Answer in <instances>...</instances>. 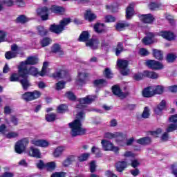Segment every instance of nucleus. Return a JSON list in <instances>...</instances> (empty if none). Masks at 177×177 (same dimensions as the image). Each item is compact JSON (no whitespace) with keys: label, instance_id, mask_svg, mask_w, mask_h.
Wrapping results in <instances>:
<instances>
[{"label":"nucleus","instance_id":"1","mask_svg":"<svg viewBox=\"0 0 177 177\" xmlns=\"http://www.w3.org/2000/svg\"><path fill=\"white\" fill-rule=\"evenodd\" d=\"M21 68H19V73L21 79L20 80V84L22 86V88L24 91H27L30 86H31V84H30V81L28 80V75H33L34 77H37V75H41V73L38 72V69L34 66L24 68L21 72Z\"/></svg>","mask_w":177,"mask_h":177},{"label":"nucleus","instance_id":"2","mask_svg":"<svg viewBox=\"0 0 177 177\" xmlns=\"http://www.w3.org/2000/svg\"><path fill=\"white\" fill-rule=\"evenodd\" d=\"M84 114L82 112L77 113L76 120L68 124L69 128L71 129V135L73 137L80 136V135H84L85 133V129L82 127L81 124L82 118H84Z\"/></svg>","mask_w":177,"mask_h":177},{"label":"nucleus","instance_id":"3","mask_svg":"<svg viewBox=\"0 0 177 177\" xmlns=\"http://www.w3.org/2000/svg\"><path fill=\"white\" fill-rule=\"evenodd\" d=\"M90 37L91 35H89V32H88V31H84L80 35L79 41L80 42H85L87 41L86 43V46L91 48V49H97V47L99 46V40L97 39H91L88 40Z\"/></svg>","mask_w":177,"mask_h":177},{"label":"nucleus","instance_id":"4","mask_svg":"<svg viewBox=\"0 0 177 177\" xmlns=\"http://www.w3.org/2000/svg\"><path fill=\"white\" fill-rule=\"evenodd\" d=\"M70 23H71V19L69 18H65L60 21L59 25H51L50 27V31H52V32H55V34H61L64 30V27L68 26V24H70Z\"/></svg>","mask_w":177,"mask_h":177},{"label":"nucleus","instance_id":"5","mask_svg":"<svg viewBox=\"0 0 177 177\" xmlns=\"http://www.w3.org/2000/svg\"><path fill=\"white\" fill-rule=\"evenodd\" d=\"M103 150L104 151H113L114 153H118L120 148L114 146V144L111 141L107 140H102L101 142Z\"/></svg>","mask_w":177,"mask_h":177},{"label":"nucleus","instance_id":"6","mask_svg":"<svg viewBox=\"0 0 177 177\" xmlns=\"http://www.w3.org/2000/svg\"><path fill=\"white\" fill-rule=\"evenodd\" d=\"M41 97V92L35 91L33 92H26L22 95V99L26 102H31Z\"/></svg>","mask_w":177,"mask_h":177},{"label":"nucleus","instance_id":"7","mask_svg":"<svg viewBox=\"0 0 177 177\" xmlns=\"http://www.w3.org/2000/svg\"><path fill=\"white\" fill-rule=\"evenodd\" d=\"M20 52V48L17 46L16 44H13L11 46V51H8L5 54V57L8 60H10V59H15V57H17L19 53Z\"/></svg>","mask_w":177,"mask_h":177},{"label":"nucleus","instance_id":"8","mask_svg":"<svg viewBox=\"0 0 177 177\" xmlns=\"http://www.w3.org/2000/svg\"><path fill=\"white\" fill-rule=\"evenodd\" d=\"M28 145V138H24L18 141L15 145V151L18 154H21L26 150V146Z\"/></svg>","mask_w":177,"mask_h":177},{"label":"nucleus","instance_id":"9","mask_svg":"<svg viewBox=\"0 0 177 177\" xmlns=\"http://www.w3.org/2000/svg\"><path fill=\"white\" fill-rule=\"evenodd\" d=\"M96 96L88 95L86 97L81 98L80 100V104L77 105V109H84L85 104H91L92 102H95Z\"/></svg>","mask_w":177,"mask_h":177},{"label":"nucleus","instance_id":"10","mask_svg":"<svg viewBox=\"0 0 177 177\" xmlns=\"http://www.w3.org/2000/svg\"><path fill=\"white\" fill-rule=\"evenodd\" d=\"M117 66L121 69L120 72L122 75H128L129 74V69H128V61L124 59H119L117 62Z\"/></svg>","mask_w":177,"mask_h":177},{"label":"nucleus","instance_id":"11","mask_svg":"<svg viewBox=\"0 0 177 177\" xmlns=\"http://www.w3.org/2000/svg\"><path fill=\"white\" fill-rule=\"evenodd\" d=\"M37 63H38V58L35 57H29L26 61L21 62L18 68H22L21 69V71L23 72V68L28 67V65L37 64Z\"/></svg>","mask_w":177,"mask_h":177},{"label":"nucleus","instance_id":"12","mask_svg":"<svg viewBox=\"0 0 177 177\" xmlns=\"http://www.w3.org/2000/svg\"><path fill=\"white\" fill-rule=\"evenodd\" d=\"M104 138L106 139H116V141L118 140L122 141L125 139L126 136L122 132H115V133H106L104 134Z\"/></svg>","mask_w":177,"mask_h":177},{"label":"nucleus","instance_id":"13","mask_svg":"<svg viewBox=\"0 0 177 177\" xmlns=\"http://www.w3.org/2000/svg\"><path fill=\"white\" fill-rule=\"evenodd\" d=\"M88 73H85V71H81L78 73V76L77 77L76 84L80 86L82 85H85L86 84V81H88Z\"/></svg>","mask_w":177,"mask_h":177},{"label":"nucleus","instance_id":"14","mask_svg":"<svg viewBox=\"0 0 177 177\" xmlns=\"http://www.w3.org/2000/svg\"><path fill=\"white\" fill-rule=\"evenodd\" d=\"M146 64L149 68L152 70H161V68H164V65L156 60L149 59L147 61Z\"/></svg>","mask_w":177,"mask_h":177},{"label":"nucleus","instance_id":"15","mask_svg":"<svg viewBox=\"0 0 177 177\" xmlns=\"http://www.w3.org/2000/svg\"><path fill=\"white\" fill-rule=\"evenodd\" d=\"M15 3H17L21 8L26 5L24 0H1V5H5L6 6H13Z\"/></svg>","mask_w":177,"mask_h":177},{"label":"nucleus","instance_id":"16","mask_svg":"<svg viewBox=\"0 0 177 177\" xmlns=\"http://www.w3.org/2000/svg\"><path fill=\"white\" fill-rule=\"evenodd\" d=\"M1 132L8 139H12V138H17V136H19V133L17 132L11 131L8 133V131L6 130V127L5 126V124H2L1 126Z\"/></svg>","mask_w":177,"mask_h":177},{"label":"nucleus","instance_id":"17","mask_svg":"<svg viewBox=\"0 0 177 177\" xmlns=\"http://www.w3.org/2000/svg\"><path fill=\"white\" fill-rule=\"evenodd\" d=\"M37 15L41 16V18L43 20H48L49 13H50V10H48L46 7L37 9Z\"/></svg>","mask_w":177,"mask_h":177},{"label":"nucleus","instance_id":"18","mask_svg":"<svg viewBox=\"0 0 177 177\" xmlns=\"http://www.w3.org/2000/svg\"><path fill=\"white\" fill-rule=\"evenodd\" d=\"M30 143L38 147H48L49 146V142L46 140L33 139L30 141Z\"/></svg>","mask_w":177,"mask_h":177},{"label":"nucleus","instance_id":"19","mask_svg":"<svg viewBox=\"0 0 177 177\" xmlns=\"http://www.w3.org/2000/svg\"><path fill=\"white\" fill-rule=\"evenodd\" d=\"M54 78L59 80V78H66L67 81H71L70 75L66 72V71H59L53 74Z\"/></svg>","mask_w":177,"mask_h":177},{"label":"nucleus","instance_id":"20","mask_svg":"<svg viewBox=\"0 0 177 177\" xmlns=\"http://www.w3.org/2000/svg\"><path fill=\"white\" fill-rule=\"evenodd\" d=\"M64 151H66V147L59 146L54 149V151L53 153V157H55V158H59V157L63 155V153H64Z\"/></svg>","mask_w":177,"mask_h":177},{"label":"nucleus","instance_id":"21","mask_svg":"<svg viewBox=\"0 0 177 177\" xmlns=\"http://www.w3.org/2000/svg\"><path fill=\"white\" fill-rule=\"evenodd\" d=\"M135 3H131L129 5L126 9V17L127 19H131L135 14Z\"/></svg>","mask_w":177,"mask_h":177},{"label":"nucleus","instance_id":"22","mask_svg":"<svg viewBox=\"0 0 177 177\" xmlns=\"http://www.w3.org/2000/svg\"><path fill=\"white\" fill-rule=\"evenodd\" d=\"M166 102L165 100H162L160 103L155 108L154 112L157 115H161L162 114V110L165 109Z\"/></svg>","mask_w":177,"mask_h":177},{"label":"nucleus","instance_id":"23","mask_svg":"<svg viewBox=\"0 0 177 177\" xmlns=\"http://www.w3.org/2000/svg\"><path fill=\"white\" fill-rule=\"evenodd\" d=\"M112 92L113 95H115V96H118V97H121L122 99H124V97H126L127 95L124 94V93L121 92V88H120V86L115 85L112 87Z\"/></svg>","mask_w":177,"mask_h":177},{"label":"nucleus","instance_id":"24","mask_svg":"<svg viewBox=\"0 0 177 177\" xmlns=\"http://www.w3.org/2000/svg\"><path fill=\"white\" fill-rule=\"evenodd\" d=\"M141 21L143 23H147L150 24L152 21H154V17L151 14L143 15L140 17Z\"/></svg>","mask_w":177,"mask_h":177},{"label":"nucleus","instance_id":"25","mask_svg":"<svg viewBox=\"0 0 177 177\" xmlns=\"http://www.w3.org/2000/svg\"><path fill=\"white\" fill-rule=\"evenodd\" d=\"M29 156L30 157H36V158H41V151H39V149L35 148L34 147H31L29 151H28Z\"/></svg>","mask_w":177,"mask_h":177},{"label":"nucleus","instance_id":"26","mask_svg":"<svg viewBox=\"0 0 177 177\" xmlns=\"http://www.w3.org/2000/svg\"><path fill=\"white\" fill-rule=\"evenodd\" d=\"M160 35L162 37V38H165V39H167V41H173V39H175V35L171 32H160Z\"/></svg>","mask_w":177,"mask_h":177},{"label":"nucleus","instance_id":"27","mask_svg":"<svg viewBox=\"0 0 177 177\" xmlns=\"http://www.w3.org/2000/svg\"><path fill=\"white\" fill-rule=\"evenodd\" d=\"M142 96H144V97H151L152 96H154L153 86L145 88L142 91Z\"/></svg>","mask_w":177,"mask_h":177},{"label":"nucleus","instance_id":"28","mask_svg":"<svg viewBox=\"0 0 177 177\" xmlns=\"http://www.w3.org/2000/svg\"><path fill=\"white\" fill-rule=\"evenodd\" d=\"M136 142L138 143V145H142V146L150 145V143H151V138L149 137H144L136 140Z\"/></svg>","mask_w":177,"mask_h":177},{"label":"nucleus","instance_id":"29","mask_svg":"<svg viewBox=\"0 0 177 177\" xmlns=\"http://www.w3.org/2000/svg\"><path fill=\"white\" fill-rule=\"evenodd\" d=\"M154 35L153 33L149 32L147 35V37H145L142 39V42L145 45H150V44H153V37Z\"/></svg>","mask_w":177,"mask_h":177},{"label":"nucleus","instance_id":"30","mask_svg":"<svg viewBox=\"0 0 177 177\" xmlns=\"http://www.w3.org/2000/svg\"><path fill=\"white\" fill-rule=\"evenodd\" d=\"M94 30L95 32L100 34L101 32H104L106 31V28L104 27V24H96L94 26Z\"/></svg>","mask_w":177,"mask_h":177},{"label":"nucleus","instance_id":"31","mask_svg":"<svg viewBox=\"0 0 177 177\" xmlns=\"http://www.w3.org/2000/svg\"><path fill=\"white\" fill-rule=\"evenodd\" d=\"M84 19L88 21H93L96 19V15L93 14L91 10L86 11L84 14Z\"/></svg>","mask_w":177,"mask_h":177},{"label":"nucleus","instance_id":"32","mask_svg":"<svg viewBox=\"0 0 177 177\" xmlns=\"http://www.w3.org/2000/svg\"><path fill=\"white\" fill-rule=\"evenodd\" d=\"M74 161H75V156H70L63 161L62 165L64 167H68V165H71L72 162H74Z\"/></svg>","mask_w":177,"mask_h":177},{"label":"nucleus","instance_id":"33","mask_svg":"<svg viewBox=\"0 0 177 177\" xmlns=\"http://www.w3.org/2000/svg\"><path fill=\"white\" fill-rule=\"evenodd\" d=\"M144 76L147 77L148 78H152L153 80H156V78H158V73L153 71H145Z\"/></svg>","mask_w":177,"mask_h":177},{"label":"nucleus","instance_id":"34","mask_svg":"<svg viewBox=\"0 0 177 177\" xmlns=\"http://www.w3.org/2000/svg\"><path fill=\"white\" fill-rule=\"evenodd\" d=\"M127 167H128V164L125 161L118 162L116 164V169L118 172H122Z\"/></svg>","mask_w":177,"mask_h":177},{"label":"nucleus","instance_id":"35","mask_svg":"<svg viewBox=\"0 0 177 177\" xmlns=\"http://www.w3.org/2000/svg\"><path fill=\"white\" fill-rule=\"evenodd\" d=\"M52 52H53V53H58V55H59V56H62V55H64V52L63 50H62V47H60V45L56 44H54L52 46Z\"/></svg>","mask_w":177,"mask_h":177},{"label":"nucleus","instance_id":"36","mask_svg":"<svg viewBox=\"0 0 177 177\" xmlns=\"http://www.w3.org/2000/svg\"><path fill=\"white\" fill-rule=\"evenodd\" d=\"M153 55L155 59H157L158 60H162L164 59V56L162 55V51L158 50V49H153Z\"/></svg>","mask_w":177,"mask_h":177},{"label":"nucleus","instance_id":"37","mask_svg":"<svg viewBox=\"0 0 177 177\" xmlns=\"http://www.w3.org/2000/svg\"><path fill=\"white\" fill-rule=\"evenodd\" d=\"M50 44H52V39L49 37H44L40 41V45H41L42 48L50 45Z\"/></svg>","mask_w":177,"mask_h":177},{"label":"nucleus","instance_id":"38","mask_svg":"<svg viewBox=\"0 0 177 177\" xmlns=\"http://www.w3.org/2000/svg\"><path fill=\"white\" fill-rule=\"evenodd\" d=\"M50 10L53 13L60 14V13H63V12H64V8H63L62 7L56 6H53L51 7V8L50 9Z\"/></svg>","mask_w":177,"mask_h":177},{"label":"nucleus","instance_id":"39","mask_svg":"<svg viewBox=\"0 0 177 177\" xmlns=\"http://www.w3.org/2000/svg\"><path fill=\"white\" fill-rule=\"evenodd\" d=\"M154 95H161L164 93V87L162 86H156L153 87Z\"/></svg>","mask_w":177,"mask_h":177},{"label":"nucleus","instance_id":"40","mask_svg":"<svg viewBox=\"0 0 177 177\" xmlns=\"http://www.w3.org/2000/svg\"><path fill=\"white\" fill-rule=\"evenodd\" d=\"M107 82L103 79L96 80L93 82L94 86L99 88L100 86H104Z\"/></svg>","mask_w":177,"mask_h":177},{"label":"nucleus","instance_id":"41","mask_svg":"<svg viewBox=\"0 0 177 177\" xmlns=\"http://www.w3.org/2000/svg\"><path fill=\"white\" fill-rule=\"evenodd\" d=\"M45 168L47 169V171L52 172V171H54V169L56 168V162H49L46 164Z\"/></svg>","mask_w":177,"mask_h":177},{"label":"nucleus","instance_id":"42","mask_svg":"<svg viewBox=\"0 0 177 177\" xmlns=\"http://www.w3.org/2000/svg\"><path fill=\"white\" fill-rule=\"evenodd\" d=\"M19 73V70H18ZM19 74V75H18ZM13 73L11 75L10 77V81L11 82H17L19 81L20 82V80H21V77H20V73Z\"/></svg>","mask_w":177,"mask_h":177},{"label":"nucleus","instance_id":"43","mask_svg":"<svg viewBox=\"0 0 177 177\" xmlns=\"http://www.w3.org/2000/svg\"><path fill=\"white\" fill-rule=\"evenodd\" d=\"M64 86H66V82L63 81H59L55 84L56 91H62V89H64Z\"/></svg>","mask_w":177,"mask_h":177},{"label":"nucleus","instance_id":"44","mask_svg":"<svg viewBox=\"0 0 177 177\" xmlns=\"http://www.w3.org/2000/svg\"><path fill=\"white\" fill-rule=\"evenodd\" d=\"M46 121H48V122H53V121H55V120H56V114L48 113L46 115Z\"/></svg>","mask_w":177,"mask_h":177},{"label":"nucleus","instance_id":"45","mask_svg":"<svg viewBox=\"0 0 177 177\" xmlns=\"http://www.w3.org/2000/svg\"><path fill=\"white\" fill-rule=\"evenodd\" d=\"M177 129V123H171L168 125L167 128V132H174V131H176Z\"/></svg>","mask_w":177,"mask_h":177},{"label":"nucleus","instance_id":"46","mask_svg":"<svg viewBox=\"0 0 177 177\" xmlns=\"http://www.w3.org/2000/svg\"><path fill=\"white\" fill-rule=\"evenodd\" d=\"M115 55L116 56H119L120 53L124 50V46L122 43H118L115 49Z\"/></svg>","mask_w":177,"mask_h":177},{"label":"nucleus","instance_id":"47","mask_svg":"<svg viewBox=\"0 0 177 177\" xmlns=\"http://www.w3.org/2000/svg\"><path fill=\"white\" fill-rule=\"evenodd\" d=\"M37 31L39 35H46L48 34V30L45 29L43 26H38Z\"/></svg>","mask_w":177,"mask_h":177},{"label":"nucleus","instance_id":"48","mask_svg":"<svg viewBox=\"0 0 177 177\" xmlns=\"http://www.w3.org/2000/svg\"><path fill=\"white\" fill-rule=\"evenodd\" d=\"M67 109L68 107L66 104H61L57 107V111L59 113H66V111H67Z\"/></svg>","mask_w":177,"mask_h":177},{"label":"nucleus","instance_id":"49","mask_svg":"<svg viewBox=\"0 0 177 177\" xmlns=\"http://www.w3.org/2000/svg\"><path fill=\"white\" fill-rule=\"evenodd\" d=\"M149 116H150V109H149L148 106L145 107L142 114V118H147Z\"/></svg>","mask_w":177,"mask_h":177},{"label":"nucleus","instance_id":"50","mask_svg":"<svg viewBox=\"0 0 177 177\" xmlns=\"http://www.w3.org/2000/svg\"><path fill=\"white\" fill-rule=\"evenodd\" d=\"M128 24L127 23H118L116 25V30H118V31H121L122 30H124V28H125V27H128Z\"/></svg>","mask_w":177,"mask_h":177},{"label":"nucleus","instance_id":"51","mask_svg":"<svg viewBox=\"0 0 177 177\" xmlns=\"http://www.w3.org/2000/svg\"><path fill=\"white\" fill-rule=\"evenodd\" d=\"M49 64L48 62H44L41 71L40 72V76L44 77L46 74V68H48Z\"/></svg>","mask_w":177,"mask_h":177},{"label":"nucleus","instance_id":"52","mask_svg":"<svg viewBox=\"0 0 177 177\" xmlns=\"http://www.w3.org/2000/svg\"><path fill=\"white\" fill-rule=\"evenodd\" d=\"M92 153H95L96 157H102V153H100V149L96 147H93L91 149Z\"/></svg>","mask_w":177,"mask_h":177},{"label":"nucleus","instance_id":"53","mask_svg":"<svg viewBox=\"0 0 177 177\" xmlns=\"http://www.w3.org/2000/svg\"><path fill=\"white\" fill-rule=\"evenodd\" d=\"M17 23L24 24L28 21V19H27V17H26L24 15H21L17 18Z\"/></svg>","mask_w":177,"mask_h":177},{"label":"nucleus","instance_id":"54","mask_svg":"<svg viewBox=\"0 0 177 177\" xmlns=\"http://www.w3.org/2000/svg\"><path fill=\"white\" fill-rule=\"evenodd\" d=\"M89 153H83L78 156V160L80 162L86 161L89 158Z\"/></svg>","mask_w":177,"mask_h":177},{"label":"nucleus","instance_id":"55","mask_svg":"<svg viewBox=\"0 0 177 177\" xmlns=\"http://www.w3.org/2000/svg\"><path fill=\"white\" fill-rule=\"evenodd\" d=\"M170 171H171V174H173L174 176H177V163H174L170 166Z\"/></svg>","mask_w":177,"mask_h":177},{"label":"nucleus","instance_id":"56","mask_svg":"<svg viewBox=\"0 0 177 177\" xmlns=\"http://www.w3.org/2000/svg\"><path fill=\"white\" fill-rule=\"evenodd\" d=\"M149 9H151V10H156V9H158V8H161V4H158V3H151L149 5Z\"/></svg>","mask_w":177,"mask_h":177},{"label":"nucleus","instance_id":"57","mask_svg":"<svg viewBox=\"0 0 177 177\" xmlns=\"http://www.w3.org/2000/svg\"><path fill=\"white\" fill-rule=\"evenodd\" d=\"M106 23H114L115 21V17L111 15H107L105 17Z\"/></svg>","mask_w":177,"mask_h":177},{"label":"nucleus","instance_id":"58","mask_svg":"<svg viewBox=\"0 0 177 177\" xmlns=\"http://www.w3.org/2000/svg\"><path fill=\"white\" fill-rule=\"evenodd\" d=\"M104 75H105L106 78H113V73H111V71L109 68H106L105 69L104 72Z\"/></svg>","mask_w":177,"mask_h":177},{"label":"nucleus","instance_id":"59","mask_svg":"<svg viewBox=\"0 0 177 177\" xmlns=\"http://www.w3.org/2000/svg\"><path fill=\"white\" fill-rule=\"evenodd\" d=\"M176 59V57L174 54H169L167 57V60L169 63H173V62H175Z\"/></svg>","mask_w":177,"mask_h":177},{"label":"nucleus","instance_id":"60","mask_svg":"<svg viewBox=\"0 0 177 177\" xmlns=\"http://www.w3.org/2000/svg\"><path fill=\"white\" fill-rule=\"evenodd\" d=\"M50 177H66V172H55Z\"/></svg>","mask_w":177,"mask_h":177},{"label":"nucleus","instance_id":"61","mask_svg":"<svg viewBox=\"0 0 177 177\" xmlns=\"http://www.w3.org/2000/svg\"><path fill=\"white\" fill-rule=\"evenodd\" d=\"M143 77H145V72L143 74L142 73H137L134 75L133 78L136 81H140V80H143Z\"/></svg>","mask_w":177,"mask_h":177},{"label":"nucleus","instance_id":"62","mask_svg":"<svg viewBox=\"0 0 177 177\" xmlns=\"http://www.w3.org/2000/svg\"><path fill=\"white\" fill-rule=\"evenodd\" d=\"M169 122L171 124H177V114L171 115L169 118Z\"/></svg>","mask_w":177,"mask_h":177},{"label":"nucleus","instance_id":"63","mask_svg":"<svg viewBox=\"0 0 177 177\" xmlns=\"http://www.w3.org/2000/svg\"><path fill=\"white\" fill-rule=\"evenodd\" d=\"M124 157H136V154H135L134 153H133L131 151H127L124 153Z\"/></svg>","mask_w":177,"mask_h":177},{"label":"nucleus","instance_id":"64","mask_svg":"<svg viewBox=\"0 0 177 177\" xmlns=\"http://www.w3.org/2000/svg\"><path fill=\"white\" fill-rule=\"evenodd\" d=\"M66 96L68 99H70V100H75V95L71 92H67Z\"/></svg>","mask_w":177,"mask_h":177}]
</instances>
